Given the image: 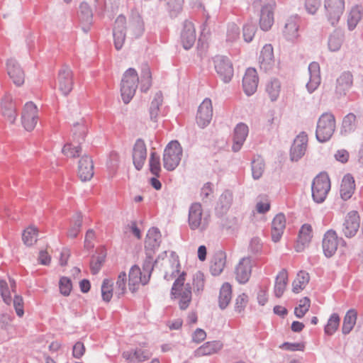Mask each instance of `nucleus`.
Returning <instances> with one entry per match:
<instances>
[{
	"label": "nucleus",
	"instance_id": "50",
	"mask_svg": "<svg viewBox=\"0 0 363 363\" xmlns=\"http://www.w3.org/2000/svg\"><path fill=\"white\" fill-rule=\"evenodd\" d=\"M127 275L124 272H121L117 278L116 286L114 287V294L120 298L126 292Z\"/></svg>",
	"mask_w": 363,
	"mask_h": 363
},
{
	"label": "nucleus",
	"instance_id": "60",
	"mask_svg": "<svg viewBox=\"0 0 363 363\" xmlns=\"http://www.w3.org/2000/svg\"><path fill=\"white\" fill-rule=\"evenodd\" d=\"M59 287L60 293L62 295L65 296H69L72 289L71 280L66 277H61L59 282Z\"/></svg>",
	"mask_w": 363,
	"mask_h": 363
},
{
	"label": "nucleus",
	"instance_id": "5",
	"mask_svg": "<svg viewBox=\"0 0 363 363\" xmlns=\"http://www.w3.org/2000/svg\"><path fill=\"white\" fill-rule=\"evenodd\" d=\"M139 77L133 68L128 69L123 74L121 84V92L123 102L128 104L135 95Z\"/></svg>",
	"mask_w": 363,
	"mask_h": 363
},
{
	"label": "nucleus",
	"instance_id": "29",
	"mask_svg": "<svg viewBox=\"0 0 363 363\" xmlns=\"http://www.w3.org/2000/svg\"><path fill=\"white\" fill-rule=\"evenodd\" d=\"M1 107L3 116L10 123H13L17 117L16 108L12 98L6 94L2 99Z\"/></svg>",
	"mask_w": 363,
	"mask_h": 363
},
{
	"label": "nucleus",
	"instance_id": "1",
	"mask_svg": "<svg viewBox=\"0 0 363 363\" xmlns=\"http://www.w3.org/2000/svg\"><path fill=\"white\" fill-rule=\"evenodd\" d=\"M153 267L151 261H145L143 272L138 265H133L128 274V286L132 293H135L140 284L145 285L148 283Z\"/></svg>",
	"mask_w": 363,
	"mask_h": 363
},
{
	"label": "nucleus",
	"instance_id": "16",
	"mask_svg": "<svg viewBox=\"0 0 363 363\" xmlns=\"http://www.w3.org/2000/svg\"><path fill=\"white\" fill-rule=\"evenodd\" d=\"M72 71L67 65H63L59 70L58 84L59 89L64 95H67L72 89L73 79Z\"/></svg>",
	"mask_w": 363,
	"mask_h": 363
},
{
	"label": "nucleus",
	"instance_id": "25",
	"mask_svg": "<svg viewBox=\"0 0 363 363\" xmlns=\"http://www.w3.org/2000/svg\"><path fill=\"white\" fill-rule=\"evenodd\" d=\"M309 81L306 84V88L309 93L315 91L321 82L320 65L317 62H312L308 67Z\"/></svg>",
	"mask_w": 363,
	"mask_h": 363
},
{
	"label": "nucleus",
	"instance_id": "39",
	"mask_svg": "<svg viewBox=\"0 0 363 363\" xmlns=\"http://www.w3.org/2000/svg\"><path fill=\"white\" fill-rule=\"evenodd\" d=\"M232 298V287L231 285L225 282L224 283L219 291L218 306L221 310L227 308Z\"/></svg>",
	"mask_w": 363,
	"mask_h": 363
},
{
	"label": "nucleus",
	"instance_id": "9",
	"mask_svg": "<svg viewBox=\"0 0 363 363\" xmlns=\"http://www.w3.org/2000/svg\"><path fill=\"white\" fill-rule=\"evenodd\" d=\"M214 68L218 75L224 83L231 81L234 74L233 67L228 57L223 55H216L213 59Z\"/></svg>",
	"mask_w": 363,
	"mask_h": 363
},
{
	"label": "nucleus",
	"instance_id": "43",
	"mask_svg": "<svg viewBox=\"0 0 363 363\" xmlns=\"http://www.w3.org/2000/svg\"><path fill=\"white\" fill-rule=\"evenodd\" d=\"M162 92H157L150 104L149 109L150 119L154 122H157V121L160 113V106L162 105Z\"/></svg>",
	"mask_w": 363,
	"mask_h": 363
},
{
	"label": "nucleus",
	"instance_id": "37",
	"mask_svg": "<svg viewBox=\"0 0 363 363\" xmlns=\"http://www.w3.org/2000/svg\"><path fill=\"white\" fill-rule=\"evenodd\" d=\"M128 28L130 33L135 38H140L144 33L145 26L142 17L138 13H133L130 21Z\"/></svg>",
	"mask_w": 363,
	"mask_h": 363
},
{
	"label": "nucleus",
	"instance_id": "48",
	"mask_svg": "<svg viewBox=\"0 0 363 363\" xmlns=\"http://www.w3.org/2000/svg\"><path fill=\"white\" fill-rule=\"evenodd\" d=\"M82 225V216L77 213L71 220L70 227L67 232L68 237L75 238L81 230Z\"/></svg>",
	"mask_w": 363,
	"mask_h": 363
},
{
	"label": "nucleus",
	"instance_id": "45",
	"mask_svg": "<svg viewBox=\"0 0 363 363\" xmlns=\"http://www.w3.org/2000/svg\"><path fill=\"white\" fill-rule=\"evenodd\" d=\"M356 116L350 113L342 120L341 133L344 134L351 133L354 131L357 127Z\"/></svg>",
	"mask_w": 363,
	"mask_h": 363
},
{
	"label": "nucleus",
	"instance_id": "28",
	"mask_svg": "<svg viewBox=\"0 0 363 363\" xmlns=\"http://www.w3.org/2000/svg\"><path fill=\"white\" fill-rule=\"evenodd\" d=\"M7 73L16 86L24 82V72L14 59H9L6 62Z\"/></svg>",
	"mask_w": 363,
	"mask_h": 363
},
{
	"label": "nucleus",
	"instance_id": "51",
	"mask_svg": "<svg viewBox=\"0 0 363 363\" xmlns=\"http://www.w3.org/2000/svg\"><path fill=\"white\" fill-rule=\"evenodd\" d=\"M38 229L34 226H29L23 233L22 239L25 245L31 246L38 240Z\"/></svg>",
	"mask_w": 363,
	"mask_h": 363
},
{
	"label": "nucleus",
	"instance_id": "36",
	"mask_svg": "<svg viewBox=\"0 0 363 363\" xmlns=\"http://www.w3.org/2000/svg\"><path fill=\"white\" fill-rule=\"evenodd\" d=\"M226 262V255L223 251H218L211 259L210 272L212 275L218 276L223 271Z\"/></svg>",
	"mask_w": 363,
	"mask_h": 363
},
{
	"label": "nucleus",
	"instance_id": "2",
	"mask_svg": "<svg viewBox=\"0 0 363 363\" xmlns=\"http://www.w3.org/2000/svg\"><path fill=\"white\" fill-rule=\"evenodd\" d=\"M336 128V121L335 116L330 112H325L319 117L316 130L315 138L320 143L328 141Z\"/></svg>",
	"mask_w": 363,
	"mask_h": 363
},
{
	"label": "nucleus",
	"instance_id": "14",
	"mask_svg": "<svg viewBox=\"0 0 363 363\" xmlns=\"http://www.w3.org/2000/svg\"><path fill=\"white\" fill-rule=\"evenodd\" d=\"M213 116V107L211 100L206 98L200 104L196 115V122L199 126L203 128L207 126Z\"/></svg>",
	"mask_w": 363,
	"mask_h": 363
},
{
	"label": "nucleus",
	"instance_id": "31",
	"mask_svg": "<svg viewBox=\"0 0 363 363\" xmlns=\"http://www.w3.org/2000/svg\"><path fill=\"white\" fill-rule=\"evenodd\" d=\"M233 199V193L229 190L224 191L220 196L215 211L218 216H223L230 209Z\"/></svg>",
	"mask_w": 363,
	"mask_h": 363
},
{
	"label": "nucleus",
	"instance_id": "7",
	"mask_svg": "<svg viewBox=\"0 0 363 363\" xmlns=\"http://www.w3.org/2000/svg\"><path fill=\"white\" fill-rule=\"evenodd\" d=\"M330 189V181L326 173H320L313 180L312 198L317 203H323Z\"/></svg>",
	"mask_w": 363,
	"mask_h": 363
},
{
	"label": "nucleus",
	"instance_id": "23",
	"mask_svg": "<svg viewBox=\"0 0 363 363\" xmlns=\"http://www.w3.org/2000/svg\"><path fill=\"white\" fill-rule=\"evenodd\" d=\"M252 273V260L250 257L242 258L235 269V278L240 284L248 281Z\"/></svg>",
	"mask_w": 363,
	"mask_h": 363
},
{
	"label": "nucleus",
	"instance_id": "57",
	"mask_svg": "<svg viewBox=\"0 0 363 363\" xmlns=\"http://www.w3.org/2000/svg\"><path fill=\"white\" fill-rule=\"evenodd\" d=\"M264 170V163L262 158H257L252 162V174L255 179H259Z\"/></svg>",
	"mask_w": 363,
	"mask_h": 363
},
{
	"label": "nucleus",
	"instance_id": "34",
	"mask_svg": "<svg viewBox=\"0 0 363 363\" xmlns=\"http://www.w3.org/2000/svg\"><path fill=\"white\" fill-rule=\"evenodd\" d=\"M223 347V343L218 340L206 342L194 352L196 357L211 355L220 351Z\"/></svg>",
	"mask_w": 363,
	"mask_h": 363
},
{
	"label": "nucleus",
	"instance_id": "26",
	"mask_svg": "<svg viewBox=\"0 0 363 363\" xmlns=\"http://www.w3.org/2000/svg\"><path fill=\"white\" fill-rule=\"evenodd\" d=\"M78 18L83 31L87 33L93 23V12L87 3L79 5Z\"/></svg>",
	"mask_w": 363,
	"mask_h": 363
},
{
	"label": "nucleus",
	"instance_id": "40",
	"mask_svg": "<svg viewBox=\"0 0 363 363\" xmlns=\"http://www.w3.org/2000/svg\"><path fill=\"white\" fill-rule=\"evenodd\" d=\"M288 282V273L287 271L283 269L277 275L275 284L274 288V295L277 298H280L286 287Z\"/></svg>",
	"mask_w": 363,
	"mask_h": 363
},
{
	"label": "nucleus",
	"instance_id": "56",
	"mask_svg": "<svg viewBox=\"0 0 363 363\" xmlns=\"http://www.w3.org/2000/svg\"><path fill=\"white\" fill-rule=\"evenodd\" d=\"M310 306V299L308 297L303 298L299 301L298 306L294 309L295 315L298 318H303L309 310Z\"/></svg>",
	"mask_w": 363,
	"mask_h": 363
},
{
	"label": "nucleus",
	"instance_id": "4",
	"mask_svg": "<svg viewBox=\"0 0 363 363\" xmlns=\"http://www.w3.org/2000/svg\"><path fill=\"white\" fill-rule=\"evenodd\" d=\"M210 222L209 216L203 214L200 203H193L189 208L188 223L191 230L203 232L208 228Z\"/></svg>",
	"mask_w": 363,
	"mask_h": 363
},
{
	"label": "nucleus",
	"instance_id": "33",
	"mask_svg": "<svg viewBox=\"0 0 363 363\" xmlns=\"http://www.w3.org/2000/svg\"><path fill=\"white\" fill-rule=\"evenodd\" d=\"M286 227V218L283 213L277 214L272 223V239L274 242L279 241Z\"/></svg>",
	"mask_w": 363,
	"mask_h": 363
},
{
	"label": "nucleus",
	"instance_id": "61",
	"mask_svg": "<svg viewBox=\"0 0 363 363\" xmlns=\"http://www.w3.org/2000/svg\"><path fill=\"white\" fill-rule=\"evenodd\" d=\"M257 30L256 26L252 23H247L243 26V38L245 41L251 42Z\"/></svg>",
	"mask_w": 363,
	"mask_h": 363
},
{
	"label": "nucleus",
	"instance_id": "46",
	"mask_svg": "<svg viewBox=\"0 0 363 363\" xmlns=\"http://www.w3.org/2000/svg\"><path fill=\"white\" fill-rule=\"evenodd\" d=\"M140 90L147 92L152 85V75L150 67L145 65L143 67L140 74Z\"/></svg>",
	"mask_w": 363,
	"mask_h": 363
},
{
	"label": "nucleus",
	"instance_id": "53",
	"mask_svg": "<svg viewBox=\"0 0 363 363\" xmlns=\"http://www.w3.org/2000/svg\"><path fill=\"white\" fill-rule=\"evenodd\" d=\"M281 89V84L278 79L271 80L266 86V91L269 94L272 101L277 100Z\"/></svg>",
	"mask_w": 363,
	"mask_h": 363
},
{
	"label": "nucleus",
	"instance_id": "47",
	"mask_svg": "<svg viewBox=\"0 0 363 363\" xmlns=\"http://www.w3.org/2000/svg\"><path fill=\"white\" fill-rule=\"evenodd\" d=\"M340 323V318L336 313L329 317L327 324L324 327V332L327 335L331 336L337 330Z\"/></svg>",
	"mask_w": 363,
	"mask_h": 363
},
{
	"label": "nucleus",
	"instance_id": "41",
	"mask_svg": "<svg viewBox=\"0 0 363 363\" xmlns=\"http://www.w3.org/2000/svg\"><path fill=\"white\" fill-rule=\"evenodd\" d=\"M357 318V313L354 309L347 311L342 323V333L344 335L349 334L354 328Z\"/></svg>",
	"mask_w": 363,
	"mask_h": 363
},
{
	"label": "nucleus",
	"instance_id": "13",
	"mask_svg": "<svg viewBox=\"0 0 363 363\" xmlns=\"http://www.w3.org/2000/svg\"><path fill=\"white\" fill-rule=\"evenodd\" d=\"M126 18L124 16L120 15L115 21L113 29L114 46L117 50H121L124 44L126 36Z\"/></svg>",
	"mask_w": 363,
	"mask_h": 363
},
{
	"label": "nucleus",
	"instance_id": "64",
	"mask_svg": "<svg viewBox=\"0 0 363 363\" xmlns=\"http://www.w3.org/2000/svg\"><path fill=\"white\" fill-rule=\"evenodd\" d=\"M194 290L197 292L202 291L204 287V275L201 272H197L193 278Z\"/></svg>",
	"mask_w": 363,
	"mask_h": 363
},
{
	"label": "nucleus",
	"instance_id": "22",
	"mask_svg": "<svg viewBox=\"0 0 363 363\" xmlns=\"http://www.w3.org/2000/svg\"><path fill=\"white\" fill-rule=\"evenodd\" d=\"M260 69L264 72H270L274 66V51L272 45H265L260 52L259 57Z\"/></svg>",
	"mask_w": 363,
	"mask_h": 363
},
{
	"label": "nucleus",
	"instance_id": "17",
	"mask_svg": "<svg viewBox=\"0 0 363 363\" xmlns=\"http://www.w3.org/2000/svg\"><path fill=\"white\" fill-rule=\"evenodd\" d=\"M259 83V78L257 70L255 68L249 67L246 69L242 78V87L247 96H251L257 91Z\"/></svg>",
	"mask_w": 363,
	"mask_h": 363
},
{
	"label": "nucleus",
	"instance_id": "58",
	"mask_svg": "<svg viewBox=\"0 0 363 363\" xmlns=\"http://www.w3.org/2000/svg\"><path fill=\"white\" fill-rule=\"evenodd\" d=\"M240 38V28L235 23H229L226 33V41L228 43H234Z\"/></svg>",
	"mask_w": 363,
	"mask_h": 363
},
{
	"label": "nucleus",
	"instance_id": "42",
	"mask_svg": "<svg viewBox=\"0 0 363 363\" xmlns=\"http://www.w3.org/2000/svg\"><path fill=\"white\" fill-rule=\"evenodd\" d=\"M362 13L363 11L360 6L356 5L351 9L347 18L349 30H352L355 28L359 21L362 19Z\"/></svg>",
	"mask_w": 363,
	"mask_h": 363
},
{
	"label": "nucleus",
	"instance_id": "24",
	"mask_svg": "<svg viewBox=\"0 0 363 363\" xmlns=\"http://www.w3.org/2000/svg\"><path fill=\"white\" fill-rule=\"evenodd\" d=\"M249 133V128L244 123H239L234 128L233 144L232 150L233 152H238L242 147Z\"/></svg>",
	"mask_w": 363,
	"mask_h": 363
},
{
	"label": "nucleus",
	"instance_id": "19",
	"mask_svg": "<svg viewBox=\"0 0 363 363\" xmlns=\"http://www.w3.org/2000/svg\"><path fill=\"white\" fill-rule=\"evenodd\" d=\"M339 240L335 230H328L323 239L322 247L326 257H333L337 251Z\"/></svg>",
	"mask_w": 363,
	"mask_h": 363
},
{
	"label": "nucleus",
	"instance_id": "21",
	"mask_svg": "<svg viewBox=\"0 0 363 363\" xmlns=\"http://www.w3.org/2000/svg\"><path fill=\"white\" fill-rule=\"evenodd\" d=\"M299 19L297 16L289 17L284 26L283 35L284 38L290 42H294L299 37Z\"/></svg>",
	"mask_w": 363,
	"mask_h": 363
},
{
	"label": "nucleus",
	"instance_id": "15",
	"mask_svg": "<svg viewBox=\"0 0 363 363\" xmlns=\"http://www.w3.org/2000/svg\"><path fill=\"white\" fill-rule=\"evenodd\" d=\"M308 135L305 132H301L294 140L290 150L291 161L299 160L304 155L307 147Z\"/></svg>",
	"mask_w": 363,
	"mask_h": 363
},
{
	"label": "nucleus",
	"instance_id": "20",
	"mask_svg": "<svg viewBox=\"0 0 363 363\" xmlns=\"http://www.w3.org/2000/svg\"><path fill=\"white\" fill-rule=\"evenodd\" d=\"M196 39V30L194 23L190 21H185L181 32V42L185 50H189L195 43Z\"/></svg>",
	"mask_w": 363,
	"mask_h": 363
},
{
	"label": "nucleus",
	"instance_id": "49",
	"mask_svg": "<svg viewBox=\"0 0 363 363\" xmlns=\"http://www.w3.org/2000/svg\"><path fill=\"white\" fill-rule=\"evenodd\" d=\"M72 132L74 140L81 144L84 140L86 135L87 126L83 121L77 122L74 124Z\"/></svg>",
	"mask_w": 363,
	"mask_h": 363
},
{
	"label": "nucleus",
	"instance_id": "11",
	"mask_svg": "<svg viewBox=\"0 0 363 363\" xmlns=\"http://www.w3.org/2000/svg\"><path fill=\"white\" fill-rule=\"evenodd\" d=\"M325 9L329 23L335 26L339 21L345 10L344 0H325Z\"/></svg>",
	"mask_w": 363,
	"mask_h": 363
},
{
	"label": "nucleus",
	"instance_id": "10",
	"mask_svg": "<svg viewBox=\"0 0 363 363\" xmlns=\"http://www.w3.org/2000/svg\"><path fill=\"white\" fill-rule=\"evenodd\" d=\"M38 109L36 105L32 102H27L22 111L21 123L27 131L33 130L38 121Z\"/></svg>",
	"mask_w": 363,
	"mask_h": 363
},
{
	"label": "nucleus",
	"instance_id": "8",
	"mask_svg": "<svg viewBox=\"0 0 363 363\" xmlns=\"http://www.w3.org/2000/svg\"><path fill=\"white\" fill-rule=\"evenodd\" d=\"M261 10L259 13V26L264 31L269 30L274 24V10L276 6L274 0H259Z\"/></svg>",
	"mask_w": 363,
	"mask_h": 363
},
{
	"label": "nucleus",
	"instance_id": "27",
	"mask_svg": "<svg viewBox=\"0 0 363 363\" xmlns=\"http://www.w3.org/2000/svg\"><path fill=\"white\" fill-rule=\"evenodd\" d=\"M353 85V75L349 71H345L336 79L335 93L341 96H345Z\"/></svg>",
	"mask_w": 363,
	"mask_h": 363
},
{
	"label": "nucleus",
	"instance_id": "6",
	"mask_svg": "<svg viewBox=\"0 0 363 363\" xmlns=\"http://www.w3.org/2000/svg\"><path fill=\"white\" fill-rule=\"evenodd\" d=\"M182 152V147L177 140L169 142L163 153L164 168L167 171L174 170L180 163Z\"/></svg>",
	"mask_w": 363,
	"mask_h": 363
},
{
	"label": "nucleus",
	"instance_id": "18",
	"mask_svg": "<svg viewBox=\"0 0 363 363\" xmlns=\"http://www.w3.org/2000/svg\"><path fill=\"white\" fill-rule=\"evenodd\" d=\"M133 162L137 170L143 169L147 158V147L144 140L138 139L133 148Z\"/></svg>",
	"mask_w": 363,
	"mask_h": 363
},
{
	"label": "nucleus",
	"instance_id": "32",
	"mask_svg": "<svg viewBox=\"0 0 363 363\" xmlns=\"http://www.w3.org/2000/svg\"><path fill=\"white\" fill-rule=\"evenodd\" d=\"M355 190V183L354 177L347 174L342 179L340 187V195L342 200L347 201L353 195Z\"/></svg>",
	"mask_w": 363,
	"mask_h": 363
},
{
	"label": "nucleus",
	"instance_id": "12",
	"mask_svg": "<svg viewBox=\"0 0 363 363\" xmlns=\"http://www.w3.org/2000/svg\"><path fill=\"white\" fill-rule=\"evenodd\" d=\"M360 218L357 211H352L345 216L342 225V232L347 238L354 237L359 228Z\"/></svg>",
	"mask_w": 363,
	"mask_h": 363
},
{
	"label": "nucleus",
	"instance_id": "54",
	"mask_svg": "<svg viewBox=\"0 0 363 363\" xmlns=\"http://www.w3.org/2000/svg\"><path fill=\"white\" fill-rule=\"evenodd\" d=\"M101 290L102 299L106 302H109L114 291L113 281L108 279H105L102 282Z\"/></svg>",
	"mask_w": 363,
	"mask_h": 363
},
{
	"label": "nucleus",
	"instance_id": "44",
	"mask_svg": "<svg viewBox=\"0 0 363 363\" xmlns=\"http://www.w3.org/2000/svg\"><path fill=\"white\" fill-rule=\"evenodd\" d=\"M310 277L308 273L304 271H300L292 283L293 291L296 294L303 290L308 283Z\"/></svg>",
	"mask_w": 363,
	"mask_h": 363
},
{
	"label": "nucleus",
	"instance_id": "55",
	"mask_svg": "<svg viewBox=\"0 0 363 363\" xmlns=\"http://www.w3.org/2000/svg\"><path fill=\"white\" fill-rule=\"evenodd\" d=\"M311 231L312 228L311 225H303L299 230L298 237V245L301 244V245L303 246L306 244H308L311 241L312 238Z\"/></svg>",
	"mask_w": 363,
	"mask_h": 363
},
{
	"label": "nucleus",
	"instance_id": "35",
	"mask_svg": "<svg viewBox=\"0 0 363 363\" xmlns=\"http://www.w3.org/2000/svg\"><path fill=\"white\" fill-rule=\"evenodd\" d=\"M161 233L158 228H151L147 233L145 247L147 250L154 251L157 249L161 243Z\"/></svg>",
	"mask_w": 363,
	"mask_h": 363
},
{
	"label": "nucleus",
	"instance_id": "38",
	"mask_svg": "<svg viewBox=\"0 0 363 363\" xmlns=\"http://www.w3.org/2000/svg\"><path fill=\"white\" fill-rule=\"evenodd\" d=\"M345 40V35L342 30H335L328 37V47L330 52H337L340 50Z\"/></svg>",
	"mask_w": 363,
	"mask_h": 363
},
{
	"label": "nucleus",
	"instance_id": "3",
	"mask_svg": "<svg viewBox=\"0 0 363 363\" xmlns=\"http://www.w3.org/2000/svg\"><path fill=\"white\" fill-rule=\"evenodd\" d=\"M185 276L184 272L180 274L171 290V295L174 298H179V306L181 310H186L191 301V287L189 284L184 285Z\"/></svg>",
	"mask_w": 363,
	"mask_h": 363
},
{
	"label": "nucleus",
	"instance_id": "63",
	"mask_svg": "<svg viewBox=\"0 0 363 363\" xmlns=\"http://www.w3.org/2000/svg\"><path fill=\"white\" fill-rule=\"evenodd\" d=\"M0 293L3 301L7 305L11 303V296L7 282L4 279H0Z\"/></svg>",
	"mask_w": 363,
	"mask_h": 363
},
{
	"label": "nucleus",
	"instance_id": "30",
	"mask_svg": "<svg viewBox=\"0 0 363 363\" xmlns=\"http://www.w3.org/2000/svg\"><path fill=\"white\" fill-rule=\"evenodd\" d=\"M79 177L82 181L90 180L94 175V164L90 157L83 156L79 162Z\"/></svg>",
	"mask_w": 363,
	"mask_h": 363
},
{
	"label": "nucleus",
	"instance_id": "52",
	"mask_svg": "<svg viewBox=\"0 0 363 363\" xmlns=\"http://www.w3.org/2000/svg\"><path fill=\"white\" fill-rule=\"evenodd\" d=\"M149 167L151 174L159 177L161 172L160 157L155 152H151L149 159Z\"/></svg>",
	"mask_w": 363,
	"mask_h": 363
},
{
	"label": "nucleus",
	"instance_id": "59",
	"mask_svg": "<svg viewBox=\"0 0 363 363\" xmlns=\"http://www.w3.org/2000/svg\"><path fill=\"white\" fill-rule=\"evenodd\" d=\"M105 257L106 255L104 253H101L100 255H98L97 257H92L90 262V268L93 274H96L99 272L102 266V264L105 261Z\"/></svg>",
	"mask_w": 363,
	"mask_h": 363
},
{
	"label": "nucleus",
	"instance_id": "62",
	"mask_svg": "<svg viewBox=\"0 0 363 363\" xmlns=\"http://www.w3.org/2000/svg\"><path fill=\"white\" fill-rule=\"evenodd\" d=\"M82 148L79 145L74 146L72 144L67 143L62 148V152L67 157H79Z\"/></svg>",
	"mask_w": 363,
	"mask_h": 363
}]
</instances>
